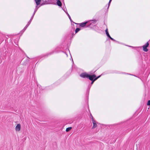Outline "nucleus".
I'll list each match as a JSON object with an SVG mask.
<instances>
[{
    "mask_svg": "<svg viewBox=\"0 0 150 150\" xmlns=\"http://www.w3.org/2000/svg\"><path fill=\"white\" fill-rule=\"evenodd\" d=\"M38 5H37V6H36L35 8V9L34 11H35V12H36V11H37V10L39 8V7H38Z\"/></svg>",
    "mask_w": 150,
    "mask_h": 150,
    "instance_id": "nucleus-20",
    "label": "nucleus"
},
{
    "mask_svg": "<svg viewBox=\"0 0 150 150\" xmlns=\"http://www.w3.org/2000/svg\"><path fill=\"white\" fill-rule=\"evenodd\" d=\"M88 23L87 22L82 23L80 24L79 26L81 27H84L85 26L86 24Z\"/></svg>",
    "mask_w": 150,
    "mask_h": 150,
    "instance_id": "nucleus-7",
    "label": "nucleus"
},
{
    "mask_svg": "<svg viewBox=\"0 0 150 150\" xmlns=\"http://www.w3.org/2000/svg\"><path fill=\"white\" fill-rule=\"evenodd\" d=\"M105 31L106 32V34L107 36V37H108L109 38L110 37V35L108 33V29L107 28L105 30Z\"/></svg>",
    "mask_w": 150,
    "mask_h": 150,
    "instance_id": "nucleus-13",
    "label": "nucleus"
},
{
    "mask_svg": "<svg viewBox=\"0 0 150 150\" xmlns=\"http://www.w3.org/2000/svg\"><path fill=\"white\" fill-rule=\"evenodd\" d=\"M48 0H42V3L41 4V5L48 4Z\"/></svg>",
    "mask_w": 150,
    "mask_h": 150,
    "instance_id": "nucleus-6",
    "label": "nucleus"
},
{
    "mask_svg": "<svg viewBox=\"0 0 150 150\" xmlns=\"http://www.w3.org/2000/svg\"><path fill=\"white\" fill-rule=\"evenodd\" d=\"M72 60H73V59H72ZM72 62H73V60H72Z\"/></svg>",
    "mask_w": 150,
    "mask_h": 150,
    "instance_id": "nucleus-26",
    "label": "nucleus"
},
{
    "mask_svg": "<svg viewBox=\"0 0 150 150\" xmlns=\"http://www.w3.org/2000/svg\"><path fill=\"white\" fill-rule=\"evenodd\" d=\"M101 76V75H99V76H98V77H97L96 78H94V80H91L92 81V82H91V84L92 85L93 83L94 82V81H95L96 80H97L99 78H100V77Z\"/></svg>",
    "mask_w": 150,
    "mask_h": 150,
    "instance_id": "nucleus-11",
    "label": "nucleus"
},
{
    "mask_svg": "<svg viewBox=\"0 0 150 150\" xmlns=\"http://www.w3.org/2000/svg\"><path fill=\"white\" fill-rule=\"evenodd\" d=\"M130 47H131V46H130Z\"/></svg>",
    "mask_w": 150,
    "mask_h": 150,
    "instance_id": "nucleus-27",
    "label": "nucleus"
},
{
    "mask_svg": "<svg viewBox=\"0 0 150 150\" xmlns=\"http://www.w3.org/2000/svg\"><path fill=\"white\" fill-rule=\"evenodd\" d=\"M96 76L95 74H93L92 75H90L88 74V78L90 80H94V78H96Z\"/></svg>",
    "mask_w": 150,
    "mask_h": 150,
    "instance_id": "nucleus-2",
    "label": "nucleus"
},
{
    "mask_svg": "<svg viewBox=\"0 0 150 150\" xmlns=\"http://www.w3.org/2000/svg\"><path fill=\"white\" fill-rule=\"evenodd\" d=\"M32 20H30H30L29 21V22H28V24H27V25H26V26L24 27V28L23 29V30H25L26 28H27L28 27V26L30 24V23H31V22L32 21Z\"/></svg>",
    "mask_w": 150,
    "mask_h": 150,
    "instance_id": "nucleus-10",
    "label": "nucleus"
},
{
    "mask_svg": "<svg viewBox=\"0 0 150 150\" xmlns=\"http://www.w3.org/2000/svg\"><path fill=\"white\" fill-rule=\"evenodd\" d=\"M35 1L37 5H39L40 4L41 0H34Z\"/></svg>",
    "mask_w": 150,
    "mask_h": 150,
    "instance_id": "nucleus-12",
    "label": "nucleus"
},
{
    "mask_svg": "<svg viewBox=\"0 0 150 150\" xmlns=\"http://www.w3.org/2000/svg\"><path fill=\"white\" fill-rule=\"evenodd\" d=\"M112 0H111V1H112Z\"/></svg>",
    "mask_w": 150,
    "mask_h": 150,
    "instance_id": "nucleus-28",
    "label": "nucleus"
},
{
    "mask_svg": "<svg viewBox=\"0 0 150 150\" xmlns=\"http://www.w3.org/2000/svg\"><path fill=\"white\" fill-rule=\"evenodd\" d=\"M80 30V29L79 28H77L75 30V33H77Z\"/></svg>",
    "mask_w": 150,
    "mask_h": 150,
    "instance_id": "nucleus-16",
    "label": "nucleus"
},
{
    "mask_svg": "<svg viewBox=\"0 0 150 150\" xmlns=\"http://www.w3.org/2000/svg\"><path fill=\"white\" fill-rule=\"evenodd\" d=\"M111 1H111V0H110L109 1V3H108V8H109V6H110V4L111 3Z\"/></svg>",
    "mask_w": 150,
    "mask_h": 150,
    "instance_id": "nucleus-22",
    "label": "nucleus"
},
{
    "mask_svg": "<svg viewBox=\"0 0 150 150\" xmlns=\"http://www.w3.org/2000/svg\"><path fill=\"white\" fill-rule=\"evenodd\" d=\"M66 14H67V16H68L69 19L70 20V21H72V20L70 16V15H69V14H68V13L67 12L66 13Z\"/></svg>",
    "mask_w": 150,
    "mask_h": 150,
    "instance_id": "nucleus-19",
    "label": "nucleus"
},
{
    "mask_svg": "<svg viewBox=\"0 0 150 150\" xmlns=\"http://www.w3.org/2000/svg\"><path fill=\"white\" fill-rule=\"evenodd\" d=\"M143 50L146 52H147L148 51V49L147 48V47H143Z\"/></svg>",
    "mask_w": 150,
    "mask_h": 150,
    "instance_id": "nucleus-17",
    "label": "nucleus"
},
{
    "mask_svg": "<svg viewBox=\"0 0 150 150\" xmlns=\"http://www.w3.org/2000/svg\"><path fill=\"white\" fill-rule=\"evenodd\" d=\"M56 52V51H55V50H54L52 52H50L49 53H47V54H46L44 56V57H45V56H48V55H51L52 54H53L54 52Z\"/></svg>",
    "mask_w": 150,
    "mask_h": 150,
    "instance_id": "nucleus-9",
    "label": "nucleus"
},
{
    "mask_svg": "<svg viewBox=\"0 0 150 150\" xmlns=\"http://www.w3.org/2000/svg\"><path fill=\"white\" fill-rule=\"evenodd\" d=\"M149 43L148 42H147L146 43L144 46H143V47H148L149 45Z\"/></svg>",
    "mask_w": 150,
    "mask_h": 150,
    "instance_id": "nucleus-14",
    "label": "nucleus"
},
{
    "mask_svg": "<svg viewBox=\"0 0 150 150\" xmlns=\"http://www.w3.org/2000/svg\"><path fill=\"white\" fill-rule=\"evenodd\" d=\"M90 118H91V119H92V120H93V119H94L93 118L92 115H91V113L90 114Z\"/></svg>",
    "mask_w": 150,
    "mask_h": 150,
    "instance_id": "nucleus-24",
    "label": "nucleus"
},
{
    "mask_svg": "<svg viewBox=\"0 0 150 150\" xmlns=\"http://www.w3.org/2000/svg\"><path fill=\"white\" fill-rule=\"evenodd\" d=\"M80 76L83 78H88V74H87L86 72H84L81 73Z\"/></svg>",
    "mask_w": 150,
    "mask_h": 150,
    "instance_id": "nucleus-1",
    "label": "nucleus"
},
{
    "mask_svg": "<svg viewBox=\"0 0 150 150\" xmlns=\"http://www.w3.org/2000/svg\"><path fill=\"white\" fill-rule=\"evenodd\" d=\"M36 12H35V11H34V13L32 15V16L31 18H30V20H32L33 18V17L34 16L35 13Z\"/></svg>",
    "mask_w": 150,
    "mask_h": 150,
    "instance_id": "nucleus-18",
    "label": "nucleus"
},
{
    "mask_svg": "<svg viewBox=\"0 0 150 150\" xmlns=\"http://www.w3.org/2000/svg\"><path fill=\"white\" fill-rule=\"evenodd\" d=\"M96 22V20H90L88 22V23L89 24V25H91L92 24H93H93H95Z\"/></svg>",
    "mask_w": 150,
    "mask_h": 150,
    "instance_id": "nucleus-3",
    "label": "nucleus"
},
{
    "mask_svg": "<svg viewBox=\"0 0 150 150\" xmlns=\"http://www.w3.org/2000/svg\"><path fill=\"white\" fill-rule=\"evenodd\" d=\"M109 38H110V39L111 40H112V41H114L117 42V41H116L115 40V39H113V38H111V36H110V37Z\"/></svg>",
    "mask_w": 150,
    "mask_h": 150,
    "instance_id": "nucleus-21",
    "label": "nucleus"
},
{
    "mask_svg": "<svg viewBox=\"0 0 150 150\" xmlns=\"http://www.w3.org/2000/svg\"><path fill=\"white\" fill-rule=\"evenodd\" d=\"M57 1V4L59 6L61 7L62 6V4L60 0H56Z\"/></svg>",
    "mask_w": 150,
    "mask_h": 150,
    "instance_id": "nucleus-8",
    "label": "nucleus"
},
{
    "mask_svg": "<svg viewBox=\"0 0 150 150\" xmlns=\"http://www.w3.org/2000/svg\"><path fill=\"white\" fill-rule=\"evenodd\" d=\"M64 11L66 13L67 12V9L66 8V9H63Z\"/></svg>",
    "mask_w": 150,
    "mask_h": 150,
    "instance_id": "nucleus-25",
    "label": "nucleus"
},
{
    "mask_svg": "<svg viewBox=\"0 0 150 150\" xmlns=\"http://www.w3.org/2000/svg\"><path fill=\"white\" fill-rule=\"evenodd\" d=\"M147 105H150V100H149L147 103Z\"/></svg>",
    "mask_w": 150,
    "mask_h": 150,
    "instance_id": "nucleus-23",
    "label": "nucleus"
},
{
    "mask_svg": "<svg viewBox=\"0 0 150 150\" xmlns=\"http://www.w3.org/2000/svg\"><path fill=\"white\" fill-rule=\"evenodd\" d=\"M71 129V127H69L66 128V131L67 132H69L70 131Z\"/></svg>",
    "mask_w": 150,
    "mask_h": 150,
    "instance_id": "nucleus-15",
    "label": "nucleus"
},
{
    "mask_svg": "<svg viewBox=\"0 0 150 150\" xmlns=\"http://www.w3.org/2000/svg\"><path fill=\"white\" fill-rule=\"evenodd\" d=\"M92 122L93 124V126L92 127V128L94 129L97 127V125L94 119H93Z\"/></svg>",
    "mask_w": 150,
    "mask_h": 150,
    "instance_id": "nucleus-5",
    "label": "nucleus"
},
{
    "mask_svg": "<svg viewBox=\"0 0 150 150\" xmlns=\"http://www.w3.org/2000/svg\"><path fill=\"white\" fill-rule=\"evenodd\" d=\"M16 130L17 131H19L21 129V125L20 124L17 125L16 127Z\"/></svg>",
    "mask_w": 150,
    "mask_h": 150,
    "instance_id": "nucleus-4",
    "label": "nucleus"
}]
</instances>
